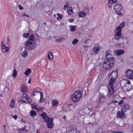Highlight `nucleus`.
I'll use <instances>...</instances> for the list:
<instances>
[{
  "mask_svg": "<svg viewBox=\"0 0 133 133\" xmlns=\"http://www.w3.org/2000/svg\"><path fill=\"white\" fill-rule=\"evenodd\" d=\"M29 99V97L27 96L26 94L25 93L23 94L21 97L22 102L24 103H30V102Z\"/></svg>",
  "mask_w": 133,
  "mask_h": 133,
  "instance_id": "nucleus-8",
  "label": "nucleus"
},
{
  "mask_svg": "<svg viewBox=\"0 0 133 133\" xmlns=\"http://www.w3.org/2000/svg\"><path fill=\"white\" fill-rule=\"evenodd\" d=\"M28 54V52L26 50H25L23 51L21 54L24 57H26Z\"/></svg>",
  "mask_w": 133,
  "mask_h": 133,
  "instance_id": "nucleus-28",
  "label": "nucleus"
},
{
  "mask_svg": "<svg viewBox=\"0 0 133 133\" xmlns=\"http://www.w3.org/2000/svg\"><path fill=\"white\" fill-rule=\"evenodd\" d=\"M118 76L117 71L114 70L109 75V77L110 79V83H115V79Z\"/></svg>",
  "mask_w": 133,
  "mask_h": 133,
  "instance_id": "nucleus-5",
  "label": "nucleus"
},
{
  "mask_svg": "<svg viewBox=\"0 0 133 133\" xmlns=\"http://www.w3.org/2000/svg\"><path fill=\"white\" fill-rule=\"evenodd\" d=\"M82 96L81 92L80 91H76L71 96L72 101L76 103L79 101Z\"/></svg>",
  "mask_w": 133,
  "mask_h": 133,
  "instance_id": "nucleus-4",
  "label": "nucleus"
},
{
  "mask_svg": "<svg viewBox=\"0 0 133 133\" xmlns=\"http://www.w3.org/2000/svg\"><path fill=\"white\" fill-rule=\"evenodd\" d=\"M124 107H123L122 108V110L124 111L125 112L127 110H129L130 108V106L128 105H127V104H124Z\"/></svg>",
  "mask_w": 133,
  "mask_h": 133,
  "instance_id": "nucleus-19",
  "label": "nucleus"
},
{
  "mask_svg": "<svg viewBox=\"0 0 133 133\" xmlns=\"http://www.w3.org/2000/svg\"><path fill=\"white\" fill-rule=\"evenodd\" d=\"M4 127H5V125H4Z\"/></svg>",
  "mask_w": 133,
  "mask_h": 133,
  "instance_id": "nucleus-60",
  "label": "nucleus"
},
{
  "mask_svg": "<svg viewBox=\"0 0 133 133\" xmlns=\"http://www.w3.org/2000/svg\"><path fill=\"white\" fill-rule=\"evenodd\" d=\"M92 124L93 125H97V122L96 121H95Z\"/></svg>",
  "mask_w": 133,
  "mask_h": 133,
  "instance_id": "nucleus-45",
  "label": "nucleus"
},
{
  "mask_svg": "<svg viewBox=\"0 0 133 133\" xmlns=\"http://www.w3.org/2000/svg\"><path fill=\"white\" fill-rule=\"evenodd\" d=\"M122 8V5L119 3L116 4L114 7V9L116 12H117L120 11Z\"/></svg>",
  "mask_w": 133,
  "mask_h": 133,
  "instance_id": "nucleus-10",
  "label": "nucleus"
},
{
  "mask_svg": "<svg viewBox=\"0 0 133 133\" xmlns=\"http://www.w3.org/2000/svg\"><path fill=\"white\" fill-rule=\"evenodd\" d=\"M125 23L124 22H123L121 23L116 28L117 30H119V31H122V29L124 27L125 25Z\"/></svg>",
  "mask_w": 133,
  "mask_h": 133,
  "instance_id": "nucleus-16",
  "label": "nucleus"
},
{
  "mask_svg": "<svg viewBox=\"0 0 133 133\" xmlns=\"http://www.w3.org/2000/svg\"><path fill=\"white\" fill-rule=\"evenodd\" d=\"M76 28V26L75 25L73 26H71L70 27V29L71 31H75Z\"/></svg>",
  "mask_w": 133,
  "mask_h": 133,
  "instance_id": "nucleus-33",
  "label": "nucleus"
},
{
  "mask_svg": "<svg viewBox=\"0 0 133 133\" xmlns=\"http://www.w3.org/2000/svg\"><path fill=\"white\" fill-rule=\"evenodd\" d=\"M7 44H8L9 43V41H10V39H9L8 37L7 38Z\"/></svg>",
  "mask_w": 133,
  "mask_h": 133,
  "instance_id": "nucleus-50",
  "label": "nucleus"
},
{
  "mask_svg": "<svg viewBox=\"0 0 133 133\" xmlns=\"http://www.w3.org/2000/svg\"><path fill=\"white\" fill-rule=\"evenodd\" d=\"M21 91L23 92L26 91V87L24 86H23L21 88Z\"/></svg>",
  "mask_w": 133,
  "mask_h": 133,
  "instance_id": "nucleus-35",
  "label": "nucleus"
},
{
  "mask_svg": "<svg viewBox=\"0 0 133 133\" xmlns=\"http://www.w3.org/2000/svg\"><path fill=\"white\" fill-rule=\"evenodd\" d=\"M17 72L16 69L14 70V72L12 74V76L14 77H15L17 75Z\"/></svg>",
  "mask_w": 133,
  "mask_h": 133,
  "instance_id": "nucleus-36",
  "label": "nucleus"
},
{
  "mask_svg": "<svg viewBox=\"0 0 133 133\" xmlns=\"http://www.w3.org/2000/svg\"><path fill=\"white\" fill-rule=\"evenodd\" d=\"M113 0H108L109 3L110 4H113Z\"/></svg>",
  "mask_w": 133,
  "mask_h": 133,
  "instance_id": "nucleus-40",
  "label": "nucleus"
},
{
  "mask_svg": "<svg viewBox=\"0 0 133 133\" xmlns=\"http://www.w3.org/2000/svg\"><path fill=\"white\" fill-rule=\"evenodd\" d=\"M31 70L29 69H28L24 73V74L27 76H28L31 72Z\"/></svg>",
  "mask_w": 133,
  "mask_h": 133,
  "instance_id": "nucleus-27",
  "label": "nucleus"
},
{
  "mask_svg": "<svg viewBox=\"0 0 133 133\" xmlns=\"http://www.w3.org/2000/svg\"><path fill=\"white\" fill-rule=\"evenodd\" d=\"M31 79H29V81H28V83L29 84L30 83V82H31Z\"/></svg>",
  "mask_w": 133,
  "mask_h": 133,
  "instance_id": "nucleus-55",
  "label": "nucleus"
},
{
  "mask_svg": "<svg viewBox=\"0 0 133 133\" xmlns=\"http://www.w3.org/2000/svg\"><path fill=\"white\" fill-rule=\"evenodd\" d=\"M31 106L32 107V108L35 109L36 110H37V105L36 103H34L31 104Z\"/></svg>",
  "mask_w": 133,
  "mask_h": 133,
  "instance_id": "nucleus-29",
  "label": "nucleus"
},
{
  "mask_svg": "<svg viewBox=\"0 0 133 133\" xmlns=\"http://www.w3.org/2000/svg\"><path fill=\"white\" fill-rule=\"evenodd\" d=\"M102 66L104 69H110L112 66L110 65L109 63H108L106 60H105Z\"/></svg>",
  "mask_w": 133,
  "mask_h": 133,
  "instance_id": "nucleus-11",
  "label": "nucleus"
},
{
  "mask_svg": "<svg viewBox=\"0 0 133 133\" xmlns=\"http://www.w3.org/2000/svg\"><path fill=\"white\" fill-rule=\"evenodd\" d=\"M26 49H27L28 48L27 47L26 48Z\"/></svg>",
  "mask_w": 133,
  "mask_h": 133,
  "instance_id": "nucleus-62",
  "label": "nucleus"
},
{
  "mask_svg": "<svg viewBox=\"0 0 133 133\" xmlns=\"http://www.w3.org/2000/svg\"><path fill=\"white\" fill-rule=\"evenodd\" d=\"M113 83H109V85L108 91L109 94H107L108 96H109L110 95H112L114 92V86L113 85Z\"/></svg>",
  "mask_w": 133,
  "mask_h": 133,
  "instance_id": "nucleus-7",
  "label": "nucleus"
},
{
  "mask_svg": "<svg viewBox=\"0 0 133 133\" xmlns=\"http://www.w3.org/2000/svg\"><path fill=\"white\" fill-rule=\"evenodd\" d=\"M37 133H39L37 132Z\"/></svg>",
  "mask_w": 133,
  "mask_h": 133,
  "instance_id": "nucleus-63",
  "label": "nucleus"
},
{
  "mask_svg": "<svg viewBox=\"0 0 133 133\" xmlns=\"http://www.w3.org/2000/svg\"><path fill=\"white\" fill-rule=\"evenodd\" d=\"M24 36L28 38L29 36V33H25L23 34Z\"/></svg>",
  "mask_w": 133,
  "mask_h": 133,
  "instance_id": "nucleus-39",
  "label": "nucleus"
},
{
  "mask_svg": "<svg viewBox=\"0 0 133 133\" xmlns=\"http://www.w3.org/2000/svg\"><path fill=\"white\" fill-rule=\"evenodd\" d=\"M99 50V48L97 47H94L92 49V51L94 54H97Z\"/></svg>",
  "mask_w": 133,
  "mask_h": 133,
  "instance_id": "nucleus-21",
  "label": "nucleus"
},
{
  "mask_svg": "<svg viewBox=\"0 0 133 133\" xmlns=\"http://www.w3.org/2000/svg\"><path fill=\"white\" fill-rule=\"evenodd\" d=\"M41 116L42 117V118L44 119L47 125V127L49 128H51L52 127V125L53 119L51 118H49L46 115L45 112H44L41 114Z\"/></svg>",
  "mask_w": 133,
  "mask_h": 133,
  "instance_id": "nucleus-2",
  "label": "nucleus"
},
{
  "mask_svg": "<svg viewBox=\"0 0 133 133\" xmlns=\"http://www.w3.org/2000/svg\"><path fill=\"white\" fill-rule=\"evenodd\" d=\"M43 23H44L45 25H46V23H45V22H44Z\"/></svg>",
  "mask_w": 133,
  "mask_h": 133,
  "instance_id": "nucleus-58",
  "label": "nucleus"
},
{
  "mask_svg": "<svg viewBox=\"0 0 133 133\" xmlns=\"http://www.w3.org/2000/svg\"><path fill=\"white\" fill-rule=\"evenodd\" d=\"M107 61L108 63H109L110 65H111L112 66L114 65V58L113 57H110L108 58L106 60Z\"/></svg>",
  "mask_w": 133,
  "mask_h": 133,
  "instance_id": "nucleus-13",
  "label": "nucleus"
},
{
  "mask_svg": "<svg viewBox=\"0 0 133 133\" xmlns=\"http://www.w3.org/2000/svg\"><path fill=\"white\" fill-rule=\"evenodd\" d=\"M69 21L70 22H72L74 21V20L73 19H71L69 20Z\"/></svg>",
  "mask_w": 133,
  "mask_h": 133,
  "instance_id": "nucleus-47",
  "label": "nucleus"
},
{
  "mask_svg": "<svg viewBox=\"0 0 133 133\" xmlns=\"http://www.w3.org/2000/svg\"><path fill=\"white\" fill-rule=\"evenodd\" d=\"M113 0V3H115L117 2V0Z\"/></svg>",
  "mask_w": 133,
  "mask_h": 133,
  "instance_id": "nucleus-54",
  "label": "nucleus"
},
{
  "mask_svg": "<svg viewBox=\"0 0 133 133\" xmlns=\"http://www.w3.org/2000/svg\"><path fill=\"white\" fill-rule=\"evenodd\" d=\"M40 91V89L39 88H37L33 91V94L34 95V94L35 92H37V93H39Z\"/></svg>",
  "mask_w": 133,
  "mask_h": 133,
  "instance_id": "nucleus-34",
  "label": "nucleus"
},
{
  "mask_svg": "<svg viewBox=\"0 0 133 133\" xmlns=\"http://www.w3.org/2000/svg\"><path fill=\"white\" fill-rule=\"evenodd\" d=\"M112 133H123L121 131H115L112 132Z\"/></svg>",
  "mask_w": 133,
  "mask_h": 133,
  "instance_id": "nucleus-51",
  "label": "nucleus"
},
{
  "mask_svg": "<svg viewBox=\"0 0 133 133\" xmlns=\"http://www.w3.org/2000/svg\"><path fill=\"white\" fill-rule=\"evenodd\" d=\"M52 103L53 106H55L58 104V102L57 100H53L52 101Z\"/></svg>",
  "mask_w": 133,
  "mask_h": 133,
  "instance_id": "nucleus-26",
  "label": "nucleus"
},
{
  "mask_svg": "<svg viewBox=\"0 0 133 133\" xmlns=\"http://www.w3.org/2000/svg\"><path fill=\"white\" fill-rule=\"evenodd\" d=\"M18 7L19 9L22 10L23 9V7H22L21 5H19L18 6Z\"/></svg>",
  "mask_w": 133,
  "mask_h": 133,
  "instance_id": "nucleus-42",
  "label": "nucleus"
},
{
  "mask_svg": "<svg viewBox=\"0 0 133 133\" xmlns=\"http://www.w3.org/2000/svg\"><path fill=\"white\" fill-rule=\"evenodd\" d=\"M40 101H41L42 102H43L44 100L43 99V93L41 92H40Z\"/></svg>",
  "mask_w": 133,
  "mask_h": 133,
  "instance_id": "nucleus-31",
  "label": "nucleus"
},
{
  "mask_svg": "<svg viewBox=\"0 0 133 133\" xmlns=\"http://www.w3.org/2000/svg\"><path fill=\"white\" fill-rule=\"evenodd\" d=\"M57 18L58 19H59L58 18Z\"/></svg>",
  "mask_w": 133,
  "mask_h": 133,
  "instance_id": "nucleus-61",
  "label": "nucleus"
},
{
  "mask_svg": "<svg viewBox=\"0 0 133 133\" xmlns=\"http://www.w3.org/2000/svg\"><path fill=\"white\" fill-rule=\"evenodd\" d=\"M65 40V39L64 38H62L61 39H56L55 41L57 43H59L60 42H62L63 41Z\"/></svg>",
  "mask_w": 133,
  "mask_h": 133,
  "instance_id": "nucleus-30",
  "label": "nucleus"
},
{
  "mask_svg": "<svg viewBox=\"0 0 133 133\" xmlns=\"http://www.w3.org/2000/svg\"><path fill=\"white\" fill-rule=\"evenodd\" d=\"M30 113L31 116L33 117H35L36 115V112L35 111H34L33 110H31L30 111Z\"/></svg>",
  "mask_w": 133,
  "mask_h": 133,
  "instance_id": "nucleus-23",
  "label": "nucleus"
},
{
  "mask_svg": "<svg viewBox=\"0 0 133 133\" xmlns=\"http://www.w3.org/2000/svg\"><path fill=\"white\" fill-rule=\"evenodd\" d=\"M15 102L14 100H12L11 102L10 105V106L11 108H13L14 106Z\"/></svg>",
  "mask_w": 133,
  "mask_h": 133,
  "instance_id": "nucleus-32",
  "label": "nucleus"
},
{
  "mask_svg": "<svg viewBox=\"0 0 133 133\" xmlns=\"http://www.w3.org/2000/svg\"><path fill=\"white\" fill-rule=\"evenodd\" d=\"M48 57L49 60H52L53 59V56L52 53L50 51L48 52Z\"/></svg>",
  "mask_w": 133,
  "mask_h": 133,
  "instance_id": "nucleus-24",
  "label": "nucleus"
},
{
  "mask_svg": "<svg viewBox=\"0 0 133 133\" xmlns=\"http://www.w3.org/2000/svg\"><path fill=\"white\" fill-rule=\"evenodd\" d=\"M125 112L122 110V109L121 111H118L117 113L116 116L117 118H122L125 116V114L124 113Z\"/></svg>",
  "mask_w": 133,
  "mask_h": 133,
  "instance_id": "nucleus-12",
  "label": "nucleus"
},
{
  "mask_svg": "<svg viewBox=\"0 0 133 133\" xmlns=\"http://www.w3.org/2000/svg\"><path fill=\"white\" fill-rule=\"evenodd\" d=\"M67 11L68 14L70 15H72L73 13V12L72 10V8L70 7H69L68 8Z\"/></svg>",
  "mask_w": 133,
  "mask_h": 133,
  "instance_id": "nucleus-22",
  "label": "nucleus"
},
{
  "mask_svg": "<svg viewBox=\"0 0 133 133\" xmlns=\"http://www.w3.org/2000/svg\"><path fill=\"white\" fill-rule=\"evenodd\" d=\"M86 10H87V13L89 12V9H88V8H87V9H86Z\"/></svg>",
  "mask_w": 133,
  "mask_h": 133,
  "instance_id": "nucleus-56",
  "label": "nucleus"
},
{
  "mask_svg": "<svg viewBox=\"0 0 133 133\" xmlns=\"http://www.w3.org/2000/svg\"><path fill=\"white\" fill-rule=\"evenodd\" d=\"M98 101L100 103H102L104 102L106 99L105 97L103 95H100L98 99Z\"/></svg>",
  "mask_w": 133,
  "mask_h": 133,
  "instance_id": "nucleus-15",
  "label": "nucleus"
},
{
  "mask_svg": "<svg viewBox=\"0 0 133 133\" xmlns=\"http://www.w3.org/2000/svg\"><path fill=\"white\" fill-rule=\"evenodd\" d=\"M78 42V40L77 39H74L72 41V43L74 44H76Z\"/></svg>",
  "mask_w": 133,
  "mask_h": 133,
  "instance_id": "nucleus-37",
  "label": "nucleus"
},
{
  "mask_svg": "<svg viewBox=\"0 0 133 133\" xmlns=\"http://www.w3.org/2000/svg\"><path fill=\"white\" fill-rule=\"evenodd\" d=\"M25 127H24L22 129H19L18 130V133H26L25 132H28V130L25 129Z\"/></svg>",
  "mask_w": 133,
  "mask_h": 133,
  "instance_id": "nucleus-20",
  "label": "nucleus"
},
{
  "mask_svg": "<svg viewBox=\"0 0 133 133\" xmlns=\"http://www.w3.org/2000/svg\"><path fill=\"white\" fill-rule=\"evenodd\" d=\"M69 6V4H66L64 5L63 7V9L65 10V8Z\"/></svg>",
  "mask_w": 133,
  "mask_h": 133,
  "instance_id": "nucleus-41",
  "label": "nucleus"
},
{
  "mask_svg": "<svg viewBox=\"0 0 133 133\" xmlns=\"http://www.w3.org/2000/svg\"><path fill=\"white\" fill-rule=\"evenodd\" d=\"M15 119H16L17 118V115H15L12 116Z\"/></svg>",
  "mask_w": 133,
  "mask_h": 133,
  "instance_id": "nucleus-44",
  "label": "nucleus"
},
{
  "mask_svg": "<svg viewBox=\"0 0 133 133\" xmlns=\"http://www.w3.org/2000/svg\"><path fill=\"white\" fill-rule=\"evenodd\" d=\"M57 15H58V17H59L60 18H61L62 17V15H61L60 14H57Z\"/></svg>",
  "mask_w": 133,
  "mask_h": 133,
  "instance_id": "nucleus-52",
  "label": "nucleus"
},
{
  "mask_svg": "<svg viewBox=\"0 0 133 133\" xmlns=\"http://www.w3.org/2000/svg\"><path fill=\"white\" fill-rule=\"evenodd\" d=\"M121 31L116 30V32L115 36V38L116 39L118 40L121 37Z\"/></svg>",
  "mask_w": 133,
  "mask_h": 133,
  "instance_id": "nucleus-14",
  "label": "nucleus"
},
{
  "mask_svg": "<svg viewBox=\"0 0 133 133\" xmlns=\"http://www.w3.org/2000/svg\"><path fill=\"white\" fill-rule=\"evenodd\" d=\"M78 14L79 16L81 17H84L86 15L85 13L83 11L79 12Z\"/></svg>",
  "mask_w": 133,
  "mask_h": 133,
  "instance_id": "nucleus-25",
  "label": "nucleus"
},
{
  "mask_svg": "<svg viewBox=\"0 0 133 133\" xmlns=\"http://www.w3.org/2000/svg\"><path fill=\"white\" fill-rule=\"evenodd\" d=\"M123 102V101L122 100H121L119 101L118 103V104L120 105L122 104Z\"/></svg>",
  "mask_w": 133,
  "mask_h": 133,
  "instance_id": "nucleus-43",
  "label": "nucleus"
},
{
  "mask_svg": "<svg viewBox=\"0 0 133 133\" xmlns=\"http://www.w3.org/2000/svg\"><path fill=\"white\" fill-rule=\"evenodd\" d=\"M105 56L106 59L110 57H112L110 50H108L106 51L105 53Z\"/></svg>",
  "mask_w": 133,
  "mask_h": 133,
  "instance_id": "nucleus-18",
  "label": "nucleus"
},
{
  "mask_svg": "<svg viewBox=\"0 0 133 133\" xmlns=\"http://www.w3.org/2000/svg\"><path fill=\"white\" fill-rule=\"evenodd\" d=\"M35 43L34 36L32 34L30 35L28 40L25 42V45L26 46H29L28 50H32L34 49V47L33 46H32L31 45Z\"/></svg>",
  "mask_w": 133,
  "mask_h": 133,
  "instance_id": "nucleus-3",
  "label": "nucleus"
},
{
  "mask_svg": "<svg viewBox=\"0 0 133 133\" xmlns=\"http://www.w3.org/2000/svg\"><path fill=\"white\" fill-rule=\"evenodd\" d=\"M117 103V101L115 100H113L112 102V103Z\"/></svg>",
  "mask_w": 133,
  "mask_h": 133,
  "instance_id": "nucleus-48",
  "label": "nucleus"
},
{
  "mask_svg": "<svg viewBox=\"0 0 133 133\" xmlns=\"http://www.w3.org/2000/svg\"><path fill=\"white\" fill-rule=\"evenodd\" d=\"M109 5V6L110 7H111V6H110Z\"/></svg>",
  "mask_w": 133,
  "mask_h": 133,
  "instance_id": "nucleus-59",
  "label": "nucleus"
},
{
  "mask_svg": "<svg viewBox=\"0 0 133 133\" xmlns=\"http://www.w3.org/2000/svg\"><path fill=\"white\" fill-rule=\"evenodd\" d=\"M23 16H25L28 17H29V16L28 15H26L25 14H23Z\"/></svg>",
  "mask_w": 133,
  "mask_h": 133,
  "instance_id": "nucleus-49",
  "label": "nucleus"
},
{
  "mask_svg": "<svg viewBox=\"0 0 133 133\" xmlns=\"http://www.w3.org/2000/svg\"><path fill=\"white\" fill-rule=\"evenodd\" d=\"M69 133H77V132L76 130L74 129H72L69 131Z\"/></svg>",
  "mask_w": 133,
  "mask_h": 133,
  "instance_id": "nucleus-38",
  "label": "nucleus"
},
{
  "mask_svg": "<svg viewBox=\"0 0 133 133\" xmlns=\"http://www.w3.org/2000/svg\"><path fill=\"white\" fill-rule=\"evenodd\" d=\"M126 78L129 79H133V71L130 69L127 70L125 72Z\"/></svg>",
  "mask_w": 133,
  "mask_h": 133,
  "instance_id": "nucleus-6",
  "label": "nucleus"
},
{
  "mask_svg": "<svg viewBox=\"0 0 133 133\" xmlns=\"http://www.w3.org/2000/svg\"><path fill=\"white\" fill-rule=\"evenodd\" d=\"M120 85L122 90L125 92L130 91L132 88L130 81L127 79H124L122 81Z\"/></svg>",
  "mask_w": 133,
  "mask_h": 133,
  "instance_id": "nucleus-1",
  "label": "nucleus"
},
{
  "mask_svg": "<svg viewBox=\"0 0 133 133\" xmlns=\"http://www.w3.org/2000/svg\"><path fill=\"white\" fill-rule=\"evenodd\" d=\"M65 117H66V116H64V117H63V118L64 119Z\"/></svg>",
  "mask_w": 133,
  "mask_h": 133,
  "instance_id": "nucleus-57",
  "label": "nucleus"
},
{
  "mask_svg": "<svg viewBox=\"0 0 133 133\" xmlns=\"http://www.w3.org/2000/svg\"><path fill=\"white\" fill-rule=\"evenodd\" d=\"M120 12V11H119V12H116L117 13V14H118V15H119L120 16H121L122 15V13Z\"/></svg>",
  "mask_w": 133,
  "mask_h": 133,
  "instance_id": "nucleus-46",
  "label": "nucleus"
},
{
  "mask_svg": "<svg viewBox=\"0 0 133 133\" xmlns=\"http://www.w3.org/2000/svg\"><path fill=\"white\" fill-rule=\"evenodd\" d=\"M37 92H35V93L34 94H34H33V92L32 93V96H35L37 94Z\"/></svg>",
  "mask_w": 133,
  "mask_h": 133,
  "instance_id": "nucleus-53",
  "label": "nucleus"
},
{
  "mask_svg": "<svg viewBox=\"0 0 133 133\" xmlns=\"http://www.w3.org/2000/svg\"><path fill=\"white\" fill-rule=\"evenodd\" d=\"M124 50H115L114 51V52L118 56H119L123 54L124 52Z\"/></svg>",
  "mask_w": 133,
  "mask_h": 133,
  "instance_id": "nucleus-17",
  "label": "nucleus"
},
{
  "mask_svg": "<svg viewBox=\"0 0 133 133\" xmlns=\"http://www.w3.org/2000/svg\"><path fill=\"white\" fill-rule=\"evenodd\" d=\"M1 46L2 51L3 52H7L9 51V47L5 45L4 41L1 42Z\"/></svg>",
  "mask_w": 133,
  "mask_h": 133,
  "instance_id": "nucleus-9",
  "label": "nucleus"
}]
</instances>
